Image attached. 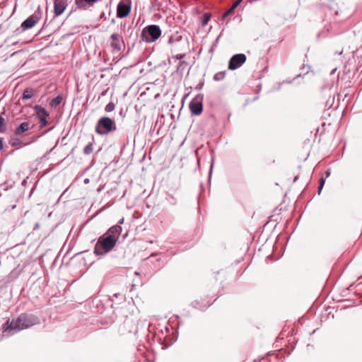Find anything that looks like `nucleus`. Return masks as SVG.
<instances>
[{
  "label": "nucleus",
  "instance_id": "8",
  "mask_svg": "<svg viewBox=\"0 0 362 362\" xmlns=\"http://www.w3.org/2000/svg\"><path fill=\"white\" fill-rule=\"evenodd\" d=\"M35 109L36 110L37 116L40 121V127H45L47 124L46 118L49 116V114L45 108L40 106L36 105Z\"/></svg>",
  "mask_w": 362,
  "mask_h": 362
},
{
  "label": "nucleus",
  "instance_id": "10",
  "mask_svg": "<svg viewBox=\"0 0 362 362\" xmlns=\"http://www.w3.org/2000/svg\"><path fill=\"white\" fill-rule=\"evenodd\" d=\"M67 6V0H54V12L56 16L61 15Z\"/></svg>",
  "mask_w": 362,
  "mask_h": 362
},
{
  "label": "nucleus",
  "instance_id": "11",
  "mask_svg": "<svg viewBox=\"0 0 362 362\" xmlns=\"http://www.w3.org/2000/svg\"><path fill=\"white\" fill-rule=\"evenodd\" d=\"M42 12L38 8L29 18L25 20L23 23H37L42 18Z\"/></svg>",
  "mask_w": 362,
  "mask_h": 362
},
{
  "label": "nucleus",
  "instance_id": "25",
  "mask_svg": "<svg viewBox=\"0 0 362 362\" xmlns=\"http://www.w3.org/2000/svg\"><path fill=\"white\" fill-rule=\"evenodd\" d=\"M325 184V180L323 178H321L320 180V186L318 187V191H319V193L320 192V191L322 190V187H323V185Z\"/></svg>",
  "mask_w": 362,
  "mask_h": 362
},
{
  "label": "nucleus",
  "instance_id": "22",
  "mask_svg": "<svg viewBox=\"0 0 362 362\" xmlns=\"http://www.w3.org/2000/svg\"><path fill=\"white\" fill-rule=\"evenodd\" d=\"M115 103H113L110 102V103H108V104L105 106V110L106 112H112V111H113V110H115Z\"/></svg>",
  "mask_w": 362,
  "mask_h": 362
},
{
  "label": "nucleus",
  "instance_id": "14",
  "mask_svg": "<svg viewBox=\"0 0 362 362\" xmlns=\"http://www.w3.org/2000/svg\"><path fill=\"white\" fill-rule=\"evenodd\" d=\"M30 123H28L27 122H24L21 123L20 124V126L16 129L15 134L16 135H21V134H23L25 132L30 129Z\"/></svg>",
  "mask_w": 362,
  "mask_h": 362
},
{
  "label": "nucleus",
  "instance_id": "3",
  "mask_svg": "<svg viewBox=\"0 0 362 362\" xmlns=\"http://www.w3.org/2000/svg\"><path fill=\"white\" fill-rule=\"evenodd\" d=\"M116 129V125L113 119L107 117H101L95 127V132L100 135L107 134Z\"/></svg>",
  "mask_w": 362,
  "mask_h": 362
},
{
  "label": "nucleus",
  "instance_id": "17",
  "mask_svg": "<svg viewBox=\"0 0 362 362\" xmlns=\"http://www.w3.org/2000/svg\"><path fill=\"white\" fill-rule=\"evenodd\" d=\"M112 40H113V41H114V42H112V46H113L114 47H115L116 49H119V45H118V44H117L118 40H119V35H118L117 34H113V35H112Z\"/></svg>",
  "mask_w": 362,
  "mask_h": 362
},
{
  "label": "nucleus",
  "instance_id": "9",
  "mask_svg": "<svg viewBox=\"0 0 362 362\" xmlns=\"http://www.w3.org/2000/svg\"><path fill=\"white\" fill-rule=\"evenodd\" d=\"M100 0H75V4L79 9L86 10L93 6Z\"/></svg>",
  "mask_w": 362,
  "mask_h": 362
},
{
  "label": "nucleus",
  "instance_id": "1",
  "mask_svg": "<svg viewBox=\"0 0 362 362\" xmlns=\"http://www.w3.org/2000/svg\"><path fill=\"white\" fill-rule=\"evenodd\" d=\"M38 323L39 320L36 316L22 313L16 319L8 320L1 329L4 333L12 334L13 332H20Z\"/></svg>",
  "mask_w": 362,
  "mask_h": 362
},
{
  "label": "nucleus",
  "instance_id": "2",
  "mask_svg": "<svg viewBox=\"0 0 362 362\" xmlns=\"http://www.w3.org/2000/svg\"><path fill=\"white\" fill-rule=\"evenodd\" d=\"M117 242L115 238L105 234L98 238L94 247V253L96 255L105 254L115 247Z\"/></svg>",
  "mask_w": 362,
  "mask_h": 362
},
{
  "label": "nucleus",
  "instance_id": "13",
  "mask_svg": "<svg viewBox=\"0 0 362 362\" xmlns=\"http://www.w3.org/2000/svg\"><path fill=\"white\" fill-rule=\"evenodd\" d=\"M243 0H237L235 1L232 6L230 7V8L226 11L221 17V20H224L226 17L231 15L233 13L235 9L239 6V4L242 2Z\"/></svg>",
  "mask_w": 362,
  "mask_h": 362
},
{
  "label": "nucleus",
  "instance_id": "24",
  "mask_svg": "<svg viewBox=\"0 0 362 362\" xmlns=\"http://www.w3.org/2000/svg\"><path fill=\"white\" fill-rule=\"evenodd\" d=\"M35 24H21V29L24 31L28 28H32Z\"/></svg>",
  "mask_w": 362,
  "mask_h": 362
},
{
  "label": "nucleus",
  "instance_id": "26",
  "mask_svg": "<svg viewBox=\"0 0 362 362\" xmlns=\"http://www.w3.org/2000/svg\"><path fill=\"white\" fill-rule=\"evenodd\" d=\"M2 148H3V144H2L1 139H0V149H1Z\"/></svg>",
  "mask_w": 362,
  "mask_h": 362
},
{
  "label": "nucleus",
  "instance_id": "12",
  "mask_svg": "<svg viewBox=\"0 0 362 362\" xmlns=\"http://www.w3.org/2000/svg\"><path fill=\"white\" fill-rule=\"evenodd\" d=\"M122 228L119 226H114L107 230L105 235L115 238V240H118Z\"/></svg>",
  "mask_w": 362,
  "mask_h": 362
},
{
  "label": "nucleus",
  "instance_id": "18",
  "mask_svg": "<svg viewBox=\"0 0 362 362\" xmlns=\"http://www.w3.org/2000/svg\"><path fill=\"white\" fill-rule=\"evenodd\" d=\"M6 130V122L4 118L0 115V132H5Z\"/></svg>",
  "mask_w": 362,
  "mask_h": 362
},
{
  "label": "nucleus",
  "instance_id": "15",
  "mask_svg": "<svg viewBox=\"0 0 362 362\" xmlns=\"http://www.w3.org/2000/svg\"><path fill=\"white\" fill-rule=\"evenodd\" d=\"M62 95H58L57 96L56 98H54V99H52L50 102V105L52 107H57L58 106L62 101Z\"/></svg>",
  "mask_w": 362,
  "mask_h": 362
},
{
  "label": "nucleus",
  "instance_id": "16",
  "mask_svg": "<svg viewBox=\"0 0 362 362\" xmlns=\"http://www.w3.org/2000/svg\"><path fill=\"white\" fill-rule=\"evenodd\" d=\"M33 89L31 88H27L24 90L23 93V99H30L33 97Z\"/></svg>",
  "mask_w": 362,
  "mask_h": 362
},
{
  "label": "nucleus",
  "instance_id": "6",
  "mask_svg": "<svg viewBox=\"0 0 362 362\" xmlns=\"http://www.w3.org/2000/svg\"><path fill=\"white\" fill-rule=\"evenodd\" d=\"M131 11V3L129 1H121L117 8V16L119 18H124L127 16Z\"/></svg>",
  "mask_w": 362,
  "mask_h": 362
},
{
  "label": "nucleus",
  "instance_id": "19",
  "mask_svg": "<svg viewBox=\"0 0 362 362\" xmlns=\"http://www.w3.org/2000/svg\"><path fill=\"white\" fill-rule=\"evenodd\" d=\"M10 143L12 146H17V147L23 146V142L18 139H12Z\"/></svg>",
  "mask_w": 362,
  "mask_h": 362
},
{
  "label": "nucleus",
  "instance_id": "4",
  "mask_svg": "<svg viewBox=\"0 0 362 362\" xmlns=\"http://www.w3.org/2000/svg\"><path fill=\"white\" fill-rule=\"evenodd\" d=\"M141 35L146 42H153L160 37L161 30L156 25H149L143 29Z\"/></svg>",
  "mask_w": 362,
  "mask_h": 362
},
{
  "label": "nucleus",
  "instance_id": "21",
  "mask_svg": "<svg viewBox=\"0 0 362 362\" xmlns=\"http://www.w3.org/2000/svg\"><path fill=\"white\" fill-rule=\"evenodd\" d=\"M210 13H204L202 17V23H208L211 18Z\"/></svg>",
  "mask_w": 362,
  "mask_h": 362
},
{
  "label": "nucleus",
  "instance_id": "23",
  "mask_svg": "<svg viewBox=\"0 0 362 362\" xmlns=\"http://www.w3.org/2000/svg\"><path fill=\"white\" fill-rule=\"evenodd\" d=\"M225 77V72H219L215 74L214 78L216 81L222 80Z\"/></svg>",
  "mask_w": 362,
  "mask_h": 362
},
{
  "label": "nucleus",
  "instance_id": "7",
  "mask_svg": "<svg viewBox=\"0 0 362 362\" xmlns=\"http://www.w3.org/2000/svg\"><path fill=\"white\" fill-rule=\"evenodd\" d=\"M189 110L192 115H199L203 110L202 98H194L189 103Z\"/></svg>",
  "mask_w": 362,
  "mask_h": 362
},
{
  "label": "nucleus",
  "instance_id": "5",
  "mask_svg": "<svg viewBox=\"0 0 362 362\" xmlns=\"http://www.w3.org/2000/svg\"><path fill=\"white\" fill-rule=\"evenodd\" d=\"M246 61V56L244 54L233 55L229 61L228 69L235 70L241 66Z\"/></svg>",
  "mask_w": 362,
  "mask_h": 362
},
{
  "label": "nucleus",
  "instance_id": "20",
  "mask_svg": "<svg viewBox=\"0 0 362 362\" xmlns=\"http://www.w3.org/2000/svg\"><path fill=\"white\" fill-rule=\"evenodd\" d=\"M93 151V146L92 144L86 145L83 149L85 154H90Z\"/></svg>",
  "mask_w": 362,
  "mask_h": 362
}]
</instances>
